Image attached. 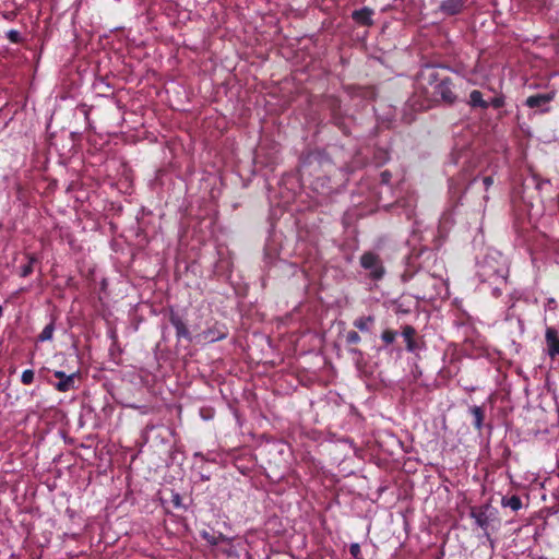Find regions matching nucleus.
Wrapping results in <instances>:
<instances>
[{
  "instance_id": "nucleus-15",
  "label": "nucleus",
  "mask_w": 559,
  "mask_h": 559,
  "mask_svg": "<svg viewBox=\"0 0 559 559\" xmlns=\"http://www.w3.org/2000/svg\"><path fill=\"white\" fill-rule=\"evenodd\" d=\"M53 331H55V325L53 323H49L47 324L43 331L40 332V334L38 335V341L39 342H46V341H49L52 338V335H53Z\"/></svg>"
},
{
  "instance_id": "nucleus-24",
  "label": "nucleus",
  "mask_w": 559,
  "mask_h": 559,
  "mask_svg": "<svg viewBox=\"0 0 559 559\" xmlns=\"http://www.w3.org/2000/svg\"><path fill=\"white\" fill-rule=\"evenodd\" d=\"M493 105H495L496 107H499V106L501 105V103H500V100L496 99V100L493 102Z\"/></svg>"
},
{
  "instance_id": "nucleus-21",
  "label": "nucleus",
  "mask_w": 559,
  "mask_h": 559,
  "mask_svg": "<svg viewBox=\"0 0 559 559\" xmlns=\"http://www.w3.org/2000/svg\"><path fill=\"white\" fill-rule=\"evenodd\" d=\"M349 550L353 557L355 558H357L358 555L360 554V547L358 544H352Z\"/></svg>"
},
{
  "instance_id": "nucleus-19",
  "label": "nucleus",
  "mask_w": 559,
  "mask_h": 559,
  "mask_svg": "<svg viewBox=\"0 0 559 559\" xmlns=\"http://www.w3.org/2000/svg\"><path fill=\"white\" fill-rule=\"evenodd\" d=\"M346 341L348 344H357L360 342V336L357 332L355 331H349L347 334H346Z\"/></svg>"
},
{
  "instance_id": "nucleus-6",
  "label": "nucleus",
  "mask_w": 559,
  "mask_h": 559,
  "mask_svg": "<svg viewBox=\"0 0 559 559\" xmlns=\"http://www.w3.org/2000/svg\"><path fill=\"white\" fill-rule=\"evenodd\" d=\"M24 257L26 259V263L23 266H21V277L29 276L34 271V265L39 263L38 257L34 253H25Z\"/></svg>"
},
{
  "instance_id": "nucleus-10",
  "label": "nucleus",
  "mask_w": 559,
  "mask_h": 559,
  "mask_svg": "<svg viewBox=\"0 0 559 559\" xmlns=\"http://www.w3.org/2000/svg\"><path fill=\"white\" fill-rule=\"evenodd\" d=\"M551 99H552V94H538V95L530 96L526 99V105L530 108L542 107V106L548 104Z\"/></svg>"
},
{
  "instance_id": "nucleus-14",
  "label": "nucleus",
  "mask_w": 559,
  "mask_h": 559,
  "mask_svg": "<svg viewBox=\"0 0 559 559\" xmlns=\"http://www.w3.org/2000/svg\"><path fill=\"white\" fill-rule=\"evenodd\" d=\"M502 504L504 507L511 508L513 511H518L522 507V501L518 496H512L510 498H503Z\"/></svg>"
},
{
  "instance_id": "nucleus-1",
  "label": "nucleus",
  "mask_w": 559,
  "mask_h": 559,
  "mask_svg": "<svg viewBox=\"0 0 559 559\" xmlns=\"http://www.w3.org/2000/svg\"><path fill=\"white\" fill-rule=\"evenodd\" d=\"M53 377L59 381L53 383L50 380L48 382L59 392H68L75 389V381L79 378V372H72L67 374L61 370L53 371Z\"/></svg>"
},
{
  "instance_id": "nucleus-18",
  "label": "nucleus",
  "mask_w": 559,
  "mask_h": 559,
  "mask_svg": "<svg viewBox=\"0 0 559 559\" xmlns=\"http://www.w3.org/2000/svg\"><path fill=\"white\" fill-rule=\"evenodd\" d=\"M382 340L386 343V344H391L395 341V337H396V333L394 331H391V330H385L382 335H381Z\"/></svg>"
},
{
  "instance_id": "nucleus-4",
  "label": "nucleus",
  "mask_w": 559,
  "mask_h": 559,
  "mask_svg": "<svg viewBox=\"0 0 559 559\" xmlns=\"http://www.w3.org/2000/svg\"><path fill=\"white\" fill-rule=\"evenodd\" d=\"M546 342L548 346V354L551 357L559 355V336L554 328L546 330Z\"/></svg>"
},
{
  "instance_id": "nucleus-12",
  "label": "nucleus",
  "mask_w": 559,
  "mask_h": 559,
  "mask_svg": "<svg viewBox=\"0 0 559 559\" xmlns=\"http://www.w3.org/2000/svg\"><path fill=\"white\" fill-rule=\"evenodd\" d=\"M371 14H372L371 10L362 9V10H359V11H355L353 13V17L358 23L369 25V24H371Z\"/></svg>"
},
{
  "instance_id": "nucleus-7",
  "label": "nucleus",
  "mask_w": 559,
  "mask_h": 559,
  "mask_svg": "<svg viewBox=\"0 0 559 559\" xmlns=\"http://www.w3.org/2000/svg\"><path fill=\"white\" fill-rule=\"evenodd\" d=\"M415 334H416V331L413 326L405 325L403 328L402 335L405 338L406 348L408 352H415L418 348L417 343L414 340Z\"/></svg>"
},
{
  "instance_id": "nucleus-2",
  "label": "nucleus",
  "mask_w": 559,
  "mask_h": 559,
  "mask_svg": "<svg viewBox=\"0 0 559 559\" xmlns=\"http://www.w3.org/2000/svg\"><path fill=\"white\" fill-rule=\"evenodd\" d=\"M360 263L364 269L370 271V274L374 278H380L383 275V267L381 265L379 258L376 254L371 252L362 254Z\"/></svg>"
},
{
  "instance_id": "nucleus-9",
  "label": "nucleus",
  "mask_w": 559,
  "mask_h": 559,
  "mask_svg": "<svg viewBox=\"0 0 559 559\" xmlns=\"http://www.w3.org/2000/svg\"><path fill=\"white\" fill-rule=\"evenodd\" d=\"M162 501L164 504L170 506L175 510H185L186 507L182 502V498L178 492H175L174 490H170L169 498H162Z\"/></svg>"
},
{
  "instance_id": "nucleus-5",
  "label": "nucleus",
  "mask_w": 559,
  "mask_h": 559,
  "mask_svg": "<svg viewBox=\"0 0 559 559\" xmlns=\"http://www.w3.org/2000/svg\"><path fill=\"white\" fill-rule=\"evenodd\" d=\"M464 5V0H443L440 10L449 15L459 13Z\"/></svg>"
},
{
  "instance_id": "nucleus-22",
  "label": "nucleus",
  "mask_w": 559,
  "mask_h": 559,
  "mask_svg": "<svg viewBox=\"0 0 559 559\" xmlns=\"http://www.w3.org/2000/svg\"><path fill=\"white\" fill-rule=\"evenodd\" d=\"M483 182H484L485 187H486V188H488L489 186H491V185H492L493 180H492V178H491V177H485V178L483 179Z\"/></svg>"
},
{
  "instance_id": "nucleus-23",
  "label": "nucleus",
  "mask_w": 559,
  "mask_h": 559,
  "mask_svg": "<svg viewBox=\"0 0 559 559\" xmlns=\"http://www.w3.org/2000/svg\"><path fill=\"white\" fill-rule=\"evenodd\" d=\"M222 337H224V334H219V335H218V336H216V337H214V336L212 335V341H214V340H219V338H222Z\"/></svg>"
},
{
  "instance_id": "nucleus-13",
  "label": "nucleus",
  "mask_w": 559,
  "mask_h": 559,
  "mask_svg": "<svg viewBox=\"0 0 559 559\" xmlns=\"http://www.w3.org/2000/svg\"><path fill=\"white\" fill-rule=\"evenodd\" d=\"M373 322L372 317H360L354 321V326L362 332L369 331L370 324Z\"/></svg>"
},
{
  "instance_id": "nucleus-17",
  "label": "nucleus",
  "mask_w": 559,
  "mask_h": 559,
  "mask_svg": "<svg viewBox=\"0 0 559 559\" xmlns=\"http://www.w3.org/2000/svg\"><path fill=\"white\" fill-rule=\"evenodd\" d=\"M7 38L13 43V44H20L22 43V36L20 34L19 31L16 29H10L8 33H7Z\"/></svg>"
},
{
  "instance_id": "nucleus-8",
  "label": "nucleus",
  "mask_w": 559,
  "mask_h": 559,
  "mask_svg": "<svg viewBox=\"0 0 559 559\" xmlns=\"http://www.w3.org/2000/svg\"><path fill=\"white\" fill-rule=\"evenodd\" d=\"M170 323L173 324V326L176 329V334L178 337H189V330L188 328L186 326L185 322L182 321V319L177 316V314H171L170 316Z\"/></svg>"
},
{
  "instance_id": "nucleus-25",
  "label": "nucleus",
  "mask_w": 559,
  "mask_h": 559,
  "mask_svg": "<svg viewBox=\"0 0 559 559\" xmlns=\"http://www.w3.org/2000/svg\"><path fill=\"white\" fill-rule=\"evenodd\" d=\"M2 314H3V308H2V306L0 305V318L2 317Z\"/></svg>"
},
{
  "instance_id": "nucleus-3",
  "label": "nucleus",
  "mask_w": 559,
  "mask_h": 559,
  "mask_svg": "<svg viewBox=\"0 0 559 559\" xmlns=\"http://www.w3.org/2000/svg\"><path fill=\"white\" fill-rule=\"evenodd\" d=\"M433 94L439 96L443 102L452 104L455 100V95L452 91V84L449 79H442L432 85Z\"/></svg>"
},
{
  "instance_id": "nucleus-11",
  "label": "nucleus",
  "mask_w": 559,
  "mask_h": 559,
  "mask_svg": "<svg viewBox=\"0 0 559 559\" xmlns=\"http://www.w3.org/2000/svg\"><path fill=\"white\" fill-rule=\"evenodd\" d=\"M468 104L472 107H480V108H487L488 107V103L483 99V94L479 91H477V90H474L469 94Z\"/></svg>"
},
{
  "instance_id": "nucleus-20",
  "label": "nucleus",
  "mask_w": 559,
  "mask_h": 559,
  "mask_svg": "<svg viewBox=\"0 0 559 559\" xmlns=\"http://www.w3.org/2000/svg\"><path fill=\"white\" fill-rule=\"evenodd\" d=\"M473 415H474V417H475V426H476L477 428H480V426H481V420H483V413H481L480 408H479V407H475V408L473 409Z\"/></svg>"
},
{
  "instance_id": "nucleus-16",
  "label": "nucleus",
  "mask_w": 559,
  "mask_h": 559,
  "mask_svg": "<svg viewBox=\"0 0 559 559\" xmlns=\"http://www.w3.org/2000/svg\"><path fill=\"white\" fill-rule=\"evenodd\" d=\"M34 371L32 369H26L22 372L21 382L25 385H28L34 381Z\"/></svg>"
}]
</instances>
